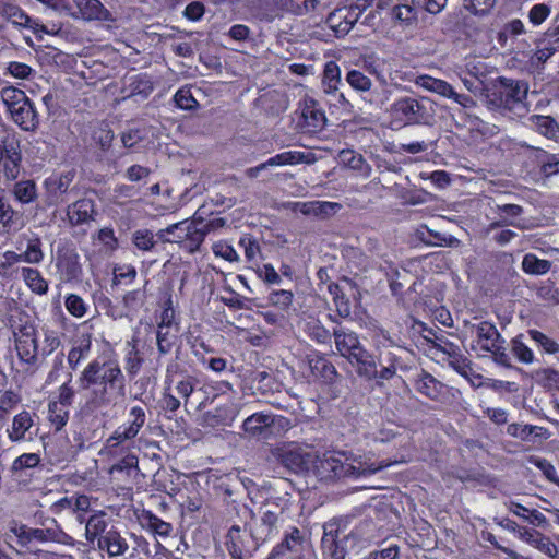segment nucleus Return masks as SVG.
I'll return each instance as SVG.
<instances>
[{"instance_id": "obj_1", "label": "nucleus", "mask_w": 559, "mask_h": 559, "mask_svg": "<svg viewBox=\"0 0 559 559\" xmlns=\"http://www.w3.org/2000/svg\"><path fill=\"white\" fill-rule=\"evenodd\" d=\"M78 383L81 390L90 391L86 407L97 411L115 404L126 395V377L116 359H94L81 372Z\"/></svg>"}, {"instance_id": "obj_2", "label": "nucleus", "mask_w": 559, "mask_h": 559, "mask_svg": "<svg viewBox=\"0 0 559 559\" xmlns=\"http://www.w3.org/2000/svg\"><path fill=\"white\" fill-rule=\"evenodd\" d=\"M341 456H344V454H324L322 457L313 456L311 466H313L317 477L326 483L345 478L357 479L373 475L391 464L383 461L378 464L366 463L356 459L353 462H348V457L342 460Z\"/></svg>"}, {"instance_id": "obj_3", "label": "nucleus", "mask_w": 559, "mask_h": 559, "mask_svg": "<svg viewBox=\"0 0 559 559\" xmlns=\"http://www.w3.org/2000/svg\"><path fill=\"white\" fill-rule=\"evenodd\" d=\"M527 92V82L498 76L486 91V106L490 110L499 111L500 114L524 109Z\"/></svg>"}, {"instance_id": "obj_4", "label": "nucleus", "mask_w": 559, "mask_h": 559, "mask_svg": "<svg viewBox=\"0 0 559 559\" xmlns=\"http://www.w3.org/2000/svg\"><path fill=\"white\" fill-rule=\"evenodd\" d=\"M356 373L366 380L376 381L382 386L384 381L391 380L396 374L399 358L392 352H381L374 356L361 346L348 359Z\"/></svg>"}, {"instance_id": "obj_5", "label": "nucleus", "mask_w": 559, "mask_h": 559, "mask_svg": "<svg viewBox=\"0 0 559 559\" xmlns=\"http://www.w3.org/2000/svg\"><path fill=\"white\" fill-rule=\"evenodd\" d=\"M364 546L365 540L357 532L350 531L348 534L341 535L337 523L331 522L324 525L321 538L323 559H350V555L358 554Z\"/></svg>"}, {"instance_id": "obj_6", "label": "nucleus", "mask_w": 559, "mask_h": 559, "mask_svg": "<svg viewBox=\"0 0 559 559\" xmlns=\"http://www.w3.org/2000/svg\"><path fill=\"white\" fill-rule=\"evenodd\" d=\"M391 110L405 124H429L435 117L433 103L427 97L399 98L392 104Z\"/></svg>"}, {"instance_id": "obj_7", "label": "nucleus", "mask_w": 559, "mask_h": 559, "mask_svg": "<svg viewBox=\"0 0 559 559\" xmlns=\"http://www.w3.org/2000/svg\"><path fill=\"white\" fill-rule=\"evenodd\" d=\"M10 531L16 536L21 547H28L33 542H53L62 545H74V539L63 532L58 525L48 528H32L25 524H15Z\"/></svg>"}, {"instance_id": "obj_8", "label": "nucleus", "mask_w": 559, "mask_h": 559, "mask_svg": "<svg viewBox=\"0 0 559 559\" xmlns=\"http://www.w3.org/2000/svg\"><path fill=\"white\" fill-rule=\"evenodd\" d=\"M250 513L252 523L246 524L245 528L249 530V534L253 539L265 544L280 535L285 519L278 518L276 514H266L265 512L255 518V513L252 510H250Z\"/></svg>"}, {"instance_id": "obj_9", "label": "nucleus", "mask_w": 559, "mask_h": 559, "mask_svg": "<svg viewBox=\"0 0 559 559\" xmlns=\"http://www.w3.org/2000/svg\"><path fill=\"white\" fill-rule=\"evenodd\" d=\"M250 513L252 523L246 524L245 528L249 530V534L253 539L265 544L280 535L285 519L278 518L276 514H266L265 512L255 518V513L252 510H250Z\"/></svg>"}, {"instance_id": "obj_10", "label": "nucleus", "mask_w": 559, "mask_h": 559, "mask_svg": "<svg viewBox=\"0 0 559 559\" xmlns=\"http://www.w3.org/2000/svg\"><path fill=\"white\" fill-rule=\"evenodd\" d=\"M306 538L297 527L285 532L281 543L273 547L266 559H304Z\"/></svg>"}, {"instance_id": "obj_11", "label": "nucleus", "mask_w": 559, "mask_h": 559, "mask_svg": "<svg viewBox=\"0 0 559 559\" xmlns=\"http://www.w3.org/2000/svg\"><path fill=\"white\" fill-rule=\"evenodd\" d=\"M226 547L233 559H253L259 548L264 545L249 536L241 535V527L233 525L226 536Z\"/></svg>"}, {"instance_id": "obj_12", "label": "nucleus", "mask_w": 559, "mask_h": 559, "mask_svg": "<svg viewBox=\"0 0 559 559\" xmlns=\"http://www.w3.org/2000/svg\"><path fill=\"white\" fill-rule=\"evenodd\" d=\"M273 455L283 467L294 474L308 472L313 463V455L297 447L276 449Z\"/></svg>"}, {"instance_id": "obj_13", "label": "nucleus", "mask_w": 559, "mask_h": 559, "mask_svg": "<svg viewBox=\"0 0 559 559\" xmlns=\"http://www.w3.org/2000/svg\"><path fill=\"white\" fill-rule=\"evenodd\" d=\"M75 176V169H69L67 171L53 174L45 179L44 187L47 194L48 205H57L66 201L64 195L74 189L71 185Z\"/></svg>"}, {"instance_id": "obj_14", "label": "nucleus", "mask_w": 559, "mask_h": 559, "mask_svg": "<svg viewBox=\"0 0 559 559\" xmlns=\"http://www.w3.org/2000/svg\"><path fill=\"white\" fill-rule=\"evenodd\" d=\"M258 493L264 500L259 507V514H276L278 518H286V513L290 508V496L288 492L276 495L275 488L271 484H263L258 489Z\"/></svg>"}, {"instance_id": "obj_15", "label": "nucleus", "mask_w": 559, "mask_h": 559, "mask_svg": "<svg viewBox=\"0 0 559 559\" xmlns=\"http://www.w3.org/2000/svg\"><path fill=\"white\" fill-rule=\"evenodd\" d=\"M10 116L14 123L24 131L34 132L40 123L39 114L31 99L22 102L19 107L13 106Z\"/></svg>"}, {"instance_id": "obj_16", "label": "nucleus", "mask_w": 559, "mask_h": 559, "mask_svg": "<svg viewBox=\"0 0 559 559\" xmlns=\"http://www.w3.org/2000/svg\"><path fill=\"white\" fill-rule=\"evenodd\" d=\"M73 4L78 10V12L72 13V16L74 17H81L85 21H114L111 13L99 0H73Z\"/></svg>"}, {"instance_id": "obj_17", "label": "nucleus", "mask_w": 559, "mask_h": 559, "mask_svg": "<svg viewBox=\"0 0 559 559\" xmlns=\"http://www.w3.org/2000/svg\"><path fill=\"white\" fill-rule=\"evenodd\" d=\"M472 332L476 334V345H473V348L477 346L483 352L491 349L495 343H506V340L502 337L496 325L488 321H481L478 324H473Z\"/></svg>"}, {"instance_id": "obj_18", "label": "nucleus", "mask_w": 559, "mask_h": 559, "mask_svg": "<svg viewBox=\"0 0 559 559\" xmlns=\"http://www.w3.org/2000/svg\"><path fill=\"white\" fill-rule=\"evenodd\" d=\"M0 160L3 163L4 177L8 180H15L19 177L22 160L17 143H4L0 152Z\"/></svg>"}, {"instance_id": "obj_19", "label": "nucleus", "mask_w": 559, "mask_h": 559, "mask_svg": "<svg viewBox=\"0 0 559 559\" xmlns=\"http://www.w3.org/2000/svg\"><path fill=\"white\" fill-rule=\"evenodd\" d=\"M333 338L336 350L346 359L362 346L357 333L344 328H335L333 330Z\"/></svg>"}, {"instance_id": "obj_20", "label": "nucleus", "mask_w": 559, "mask_h": 559, "mask_svg": "<svg viewBox=\"0 0 559 559\" xmlns=\"http://www.w3.org/2000/svg\"><path fill=\"white\" fill-rule=\"evenodd\" d=\"M236 417V409L233 403H226L207 411L202 415V424L206 427L216 428L229 426Z\"/></svg>"}, {"instance_id": "obj_21", "label": "nucleus", "mask_w": 559, "mask_h": 559, "mask_svg": "<svg viewBox=\"0 0 559 559\" xmlns=\"http://www.w3.org/2000/svg\"><path fill=\"white\" fill-rule=\"evenodd\" d=\"M67 215L72 225H81L94 219L95 203L92 199H80L68 206Z\"/></svg>"}, {"instance_id": "obj_22", "label": "nucleus", "mask_w": 559, "mask_h": 559, "mask_svg": "<svg viewBox=\"0 0 559 559\" xmlns=\"http://www.w3.org/2000/svg\"><path fill=\"white\" fill-rule=\"evenodd\" d=\"M519 536L530 545L536 547L542 552L554 559L557 558L559 554L557 545L552 543L549 537L545 536L538 531L522 527L519 530Z\"/></svg>"}, {"instance_id": "obj_23", "label": "nucleus", "mask_w": 559, "mask_h": 559, "mask_svg": "<svg viewBox=\"0 0 559 559\" xmlns=\"http://www.w3.org/2000/svg\"><path fill=\"white\" fill-rule=\"evenodd\" d=\"M299 211L304 215L314 216L321 219H326L335 215L341 209L342 204L329 201H311L299 203Z\"/></svg>"}, {"instance_id": "obj_24", "label": "nucleus", "mask_w": 559, "mask_h": 559, "mask_svg": "<svg viewBox=\"0 0 559 559\" xmlns=\"http://www.w3.org/2000/svg\"><path fill=\"white\" fill-rule=\"evenodd\" d=\"M98 548L107 551L110 557H116L124 555L129 545L118 531L111 528L98 538Z\"/></svg>"}, {"instance_id": "obj_25", "label": "nucleus", "mask_w": 559, "mask_h": 559, "mask_svg": "<svg viewBox=\"0 0 559 559\" xmlns=\"http://www.w3.org/2000/svg\"><path fill=\"white\" fill-rule=\"evenodd\" d=\"M153 82L146 74H138L128 79L122 92L127 93L126 98L140 96L146 99L153 92Z\"/></svg>"}, {"instance_id": "obj_26", "label": "nucleus", "mask_w": 559, "mask_h": 559, "mask_svg": "<svg viewBox=\"0 0 559 559\" xmlns=\"http://www.w3.org/2000/svg\"><path fill=\"white\" fill-rule=\"evenodd\" d=\"M301 116L307 126L313 130H321L325 126V114L321 108H319L317 100L313 98L305 100L301 109Z\"/></svg>"}, {"instance_id": "obj_27", "label": "nucleus", "mask_w": 559, "mask_h": 559, "mask_svg": "<svg viewBox=\"0 0 559 559\" xmlns=\"http://www.w3.org/2000/svg\"><path fill=\"white\" fill-rule=\"evenodd\" d=\"M274 419L271 415L254 413L247 417L242 424L243 431L250 437L261 435L265 429L272 426Z\"/></svg>"}, {"instance_id": "obj_28", "label": "nucleus", "mask_w": 559, "mask_h": 559, "mask_svg": "<svg viewBox=\"0 0 559 559\" xmlns=\"http://www.w3.org/2000/svg\"><path fill=\"white\" fill-rule=\"evenodd\" d=\"M33 418L26 411L19 413L14 416L12 428L9 430V438L13 442L27 439L26 433L33 427Z\"/></svg>"}, {"instance_id": "obj_29", "label": "nucleus", "mask_w": 559, "mask_h": 559, "mask_svg": "<svg viewBox=\"0 0 559 559\" xmlns=\"http://www.w3.org/2000/svg\"><path fill=\"white\" fill-rule=\"evenodd\" d=\"M551 261L539 259L534 253H526L523 257L521 267L527 275L540 276L547 274L551 269Z\"/></svg>"}, {"instance_id": "obj_30", "label": "nucleus", "mask_w": 559, "mask_h": 559, "mask_svg": "<svg viewBox=\"0 0 559 559\" xmlns=\"http://www.w3.org/2000/svg\"><path fill=\"white\" fill-rule=\"evenodd\" d=\"M340 160L343 165L353 170H357L360 175L369 177L371 174V166L366 162L361 154L352 150H343L340 152Z\"/></svg>"}, {"instance_id": "obj_31", "label": "nucleus", "mask_w": 559, "mask_h": 559, "mask_svg": "<svg viewBox=\"0 0 559 559\" xmlns=\"http://www.w3.org/2000/svg\"><path fill=\"white\" fill-rule=\"evenodd\" d=\"M305 332L310 340L318 344L331 345L333 332L331 333L318 319L311 318L305 323Z\"/></svg>"}, {"instance_id": "obj_32", "label": "nucleus", "mask_w": 559, "mask_h": 559, "mask_svg": "<svg viewBox=\"0 0 559 559\" xmlns=\"http://www.w3.org/2000/svg\"><path fill=\"white\" fill-rule=\"evenodd\" d=\"M20 361L28 367H35L38 360V342L14 341Z\"/></svg>"}, {"instance_id": "obj_33", "label": "nucleus", "mask_w": 559, "mask_h": 559, "mask_svg": "<svg viewBox=\"0 0 559 559\" xmlns=\"http://www.w3.org/2000/svg\"><path fill=\"white\" fill-rule=\"evenodd\" d=\"M57 265L68 281L78 280L82 274V267L76 253H66L58 259Z\"/></svg>"}, {"instance_id": "obj_34", "label": "nucleus", "mask_w": 559, "mask_h": 559, "mask_svg": "<svg viewBox=\"0 0 559 559\" xmlns=\"http://www.w3.org/2000/svg\"><path fill=\"white\" fill-rule=\"evenodd\" d=\"M415 83L429 92L437 93L444 97L452 95L453 87L448 82L430 75H419L415 80Z\"/></svg>"}, {"instance_id": "obj_35", "label": "nucleus", "mask_w": 559, "mask_h": 559, "mask_svg": "<svg viewBox=\"0 0 559 559\" xmlns=\"http://www.w3.org/2000/svg\"><path fill=\"white\" fill-rule=\"evenodd\" d=\"M341 84V70L334 61H329L323 70L322 86L326 94H333Z\"/></svg>"}, {"instance_id": "obj_36", "label": "nucleus", "mask_w": 559, "mask_h": 559, "mask_svg": "<svg viewBox=\"0 0 559 559\" xmlns=\"http://www.w3.org/2000/svg\"><path fill=\"white\" fill-rule=\"evenodd\" d=\"M441 383L431 374L424 372L415 383V389L423 395L436 400L441 392Z\"/></svg>"}, {"instance_id": "obj_37", "label": "nucleus", "mask_w": 559, "mask_h": 559, "mask_svg": "<svg viewBox=\"0 0 559 559\" xmlns=\"http://www.w3.org/2000/svg\"><path fill=\"white\" fill-rule=\"evenodd\" d=\"M510 349L513 356L522 364L530 365L534 362L533 350L524 342V335L519 334L510 342Z\"/></svg>"}, {"instance_id": "obj_38", "label": "nucleus", "mask_w": 559, "mask_h": 559, "mask_svg": "<svg viewBox=\"0 0 559 559\" xmlns=\"http://www.w3.org/2000/svg\"><path fill=\"white\" fill-rule=\"evenodd\" d=\"M185 237L186 239L182 248L190 253H194L200 250L206 234L202 226H194L193 224H189L188 229H186Z\"/></svg>"}, {"instance_id": "obj_39", "label": "nucleus", "mask_w": 559, "mask_h": 559, "mask_svg": "<svg viewBox=\"0 0 559 559\" xmlns=\"http://www.w3.org/2000/svg\"><path fill=\"white\" fill-rule=\"evenodd\" d=\"M107 522L105 514H94L90 516L85 525V537L88 542H94L96 538L104 536L107 532Z\"/></svg>"}, {"instance_id": "obj_40", "label": "nucleus", "mask_w": 559, "mask_h": 559, "mask_svg": "<svg viewBox=\"0 0 559 559\" xmlns=\"http://www.w3.org/2000/svg\"><path fill=\"white\" fill-rule=\"evenodd\" d=\"M91 349V336L82 335L76 345L68 354V364L72 370H75L82 359H84Z\"/></svg>"}, {"instance_id": "obj_41", "label": "nucleus", "mask_w": 559, "mask_h": 559, "mask_svg": "<svg viewBox=\"0 0 559 559\" xmlns=\"http://www.w3.org/2000/svg\"><path fill=\"white\" fill-rule=\"evenodd\" d=\"M309 366L314 376L321 377L326 382H332L337 376V371L333 364L325 358L318 357L316 359H310Z\"/></svg>"}, {"instance_id": "obj_42", "label": "nucleus", "mask_w": 559, "mask_h": 559, "mask_svg": "<svg viewBox=\"0 0 559 559\" xmlns=\"http://www.w3.org/2000/svg\"><path fill=\"white\" fill-rule=\"evenodd\" d=\"M22 276L32 292L44 295L48 290V283L43 278L39 271L32 267H23Z\"/></svg>"}, {"instance_id": "obj_43", "label": "nucleus", "mask_w": 559, "mask_h": 559, "mask_svg": "<svg viewBox=\"0 0 559 559\" xmlns=\"http://www.w3.org/2000/svg\"><path fill=\"white\" fill-rule=\"evenodd\" d=\"M507 433L511 437L519 438L522 441H527L532 435L537 437L546 435L547 429L533 425L510 424L507 427Z\"/></svg>"}, {"instance_id": "obj_44", "label": "nucleus", "mask_w": 559, "mask_h": 559, "mask_svg": "<svg viewBox=\"0 0 559 559\" xmlns=\"http://www.w3.org/2000/svg\"><path fill=\"white\" fill-rule=\"evenodd\" d=\"M13 193L21 203H31L37 198L36 185L33 180L19 181L14 185Z\"/></svg>"}, {"instance_id": "obj_45", "label": "nucleus", "mask_w": 559, "mask_h": 559, "mask_svg": "<svg viewBox=\"0 0 559 559\" xmlns=\"http://www.w3.org/2000/svg\"><path fill=\"white\" fill-rule=\"evenodd\" d=\"M305 162V154L302 152L287 151L270 157L264 162L266 168L274 166L295 165Z\"/></svg>"}, {"instance_id": "obj_46", "label": "nucleus", "mask_w": 559, "mask_h": 559, "mask_svg": "<svg viewBox=\"0 0 559 559\" xmlns=\"http://www.w3.org/2000/svg\"><path fill=\"white\" fill-rule=\"evenodd\" d=\"M348 85L359 93L370 92L372 87V81L369 76L359 70H349L345 78Z\"/></svg>"}, {"instance_id": "obj_47", "label": "nucleus", "mask_w": 559, "mask_h": 559, "mask_svg": "<svg viewBox=\"0 0 559 559\" xmlns=\"http://www.w3.org/2000/svg\"><path fill=\"white\" fill-rule=\"evenodd\" d=\"M527 335L545 353L555 355L559 353V343L538 330H528Z\"/></svg>"}, {"instance_id": "obj_48", "label": "nucleus", "mask_w": 559, "mask_h": 559, "mask_svg": "<svg viewBox=\"0 0 559 559\" xmlns=\"http://www.w3.org/2000/svg\"><path fill=\"white\" fill-rule=\"evenodd\" d=\"M1 98L7 107V110L11 112L14 107H19V105L24 102L28 100L29 98L25 94L24 91L14 87V86H5L1 90Z\"/></svg>"}, {"instance_id": "obj_49", "label": "nucleus", "mask_w": 559, "mask_h": 559, "mask_svg": "<svg viewBox=\"0 0 559 559\" xmlns=\"http://www.w3.org/2000/svg\"><path fill=\"white\" fill-rule=\"evenodd\" d=\"M370 5L368 0H364L362 3L355 2L349 5H345L341 8L343 17L345 20V23L347 24L348 31L354 27V25L358 22L360 15L362 12Z\"/></svg>"}, {"instance_id": "obj_50", "label": "nucleus", "mask_w": 559, "mask_h": 559, "mask_svg": "<svg viewBox=\"0 0 559 559\" xmlns=\"http://www.w3.org/2000/svg\"><path fill=\"white\" fill-rule=\"evenodd\" d=\"M69 417V411L67 406L58 402H50L48 405V418L49 421L55 426L56 430H60L66 426Z\"/></svg>"}, {"instance_id": "obj_51", "label": "nucleus", "mask_w": 559, "mask_h": 559, "mask_svg": "<svg viewBox=\"0 0 559 559\" xmlns=\"http://www.w3.org/2000/svg\"><path fill=\"white\" fill-rule=\"evenodd\" d=\"M325 24L329 26L330 29L334 32V35L338 38L344 37L349 33V26H347V24L345 23L341 8L335 9L328 15Z\"/></svg>"}, {"instance_id": "obj_52", "label": "nucleus", "mask_w": 559, "mask_h": 559, "mask_svg": "<svg viewBox=\"0 0 559 559\" xmlns=\"http://www.w3.org/2000/svg\"><path fill=\"white\" fill-rule=\"evenodd\" d=\"M133 540L132 550L129 555V559H152L153 552L151 550L150 543L142 536L131 535Z\"/></svg>"}, {"instance_id": "obj_53", "label": "nucleus", "mask_w": 559, "mask_h": 559, "mask_svg": "<svg viewBox=\"0 0 559 559\" xmlns=\"http://www.w3.org/2000/svg\"><path fill=\"white\" fill-rule=\"evenodd\" d=\"M41 241L39 238L31 239L27 243L25 252L16 257V261H23L27 263H39L44 259L41 251Z\"/></svg>"}, {"instance_id": "obj_54", "label": "nucleus", "mask_w": 559, "mask_h": 559, "mask_svg": "<svg viewBox=\"0 0 559 559\" xmlns=\"http://www.w3.org/2000/svg\"><path fill=\"white\" fill-rule=\"evenodd\" d=\"M536 381L548 390H559V372L551 368H544L535 372Z\"/></svg>"}, {"instance_id": "obj_55", "label": "nucleus", "mask_w": 559, "mask_h": 559, "mask_svg": "<svg viewBox=\"0 0 559 559\" xmlns=\"http://www.w3.org/2000/svg\"><path fill=\"white\" fill-rule=\"evenodd\" d=\"M215 490L226 504H234L237 502V496L240 493V486L237 483L230 484L222 480L215 486Z\"/></svg>"}, {"instance_id": "obj_56", "label": "nucleus", "mask_w": 559, "mask_h": 559, "mask_svg": "<svg viewBox=\"0 0 559 559\" xmlns=\"http://www.w3.org/2000/svg\"><path fill=\"white\" fill-rule=\"evenodd\" d=\"M145 299V290L135 289L127 293L122 299L127 314L136 312L144 305Z\"/></svg>"}, {"instance_id": "obj_57", "label": "nucleus", "mask_w": 559, "mask_h": 559, "mask_svg": "<svg viewBox=\"0 0 559 559\" xmlns=\"http://www.w3.org/2000/svg\"><path fill=\"white\" fill-rule=\"evenodd\" d=\"M495 4L496 0H463L464 9L476 16L489 14Z\"/></svg>"}, {"instance_id": "obj_58", "label": "nucleus", "mask_w": 559, "mask_h": 559, "mask_svg": "<svg viewBox=\"0 0 559 559\" xmlns=\"http://www.w3.org/2000/svg\"><path fill=\"white\" fill-rule=\"evenodd\" d=\"M1 13L12 21L13 24L22 26L29 25L32 19L25 14L19 7L13 4H3Z\"/></svg>"}, {"instance_id": "obj_59", "label": "nucleus", "mask_w": 559, "mask_h": 559, "mask_svg": "<svg viewBox=\"0 0 559 559\" xmlns=\"http://www.w3.org/2000/svg\"><path fill=\"white\" fill-rule=\"evenodd\" d=\"M143 520L146 522V525L155 533L160 536H168L171 532V525L152 512H146L144 514Z\"/></svg>"}, {"instance_id": "obj_60", "label": "nucleus", "mask_w": 559, "mask_h": 559, "mask_svg": "<svg viewBox=\"0 0 559 559\" xmlns=\"http://www.w3.org/2000/svg\"><path fill=\"white\" fill-rule=\"evenodd\" d=\"M132 241L139 250L148 251L154 248L156 241L148 229H139L133 233Z\"/></svg>"}, {"instance_id": "obj_61", "label": "nucleus", "mask_w": 559, "mask_h": 559, "mask_svg": "<svg viewBox=\"0 0 559 559\" xmlns=\"http://www.w3.org/2000/svg\"><path fill=\"white\" fill-rule=\"evenodd\" d=\"M175 338L176 336L170 334L168 328L157 326L156 341L159 355H166L171 350Z\"/></svg>"}, {"instance_id": "obj_62", "label": "nucleus", "mask_w": 559, "mask_h": 559, "mask_svg": "<svg viewBox=\"0 0 559 559\" xmlns=\"http://www.w3.org/2000/svg\"><path fill=\"white\" fill-rule=\"evenodd\" d=\"M486 353H490L491 354V357H492V360L504 367V368H512L513 365H512V361H511V357L510 355L508 354L507 352V347H506V343H495L492 345V348L491 349H487Z\"/></svg>"}, {"instance_id": "obj_63", "label": "nucleus", "mask_w": 559, "mask_h": 559, "mask_svg": "<svg viewBox=\"0 0 559 559\" xmlns=\"http://www.w3.org/2000/svg\"><path fill=\"white\" fill-rule=\"evenodd\" d=\"M67 310L76 318H82L87 311L85 301L75 294H70L64 301Z\"/></svg>"}, {"instance_id": "obj_64", "label": "nucleus", "mask_w": 559, "mask_h": 559, "mask_svg": "<svg viewBox=\"0 0 559 559\" xmlns=\"http://www.w3.org/2000/svg\"><path fill=\"white\" fill-rule=\"evenodd\" d=\"M174 102L179 108L185 110H192L199 106L189 88L178 90L174 96Z\"/></svg>"}]
</instances>
